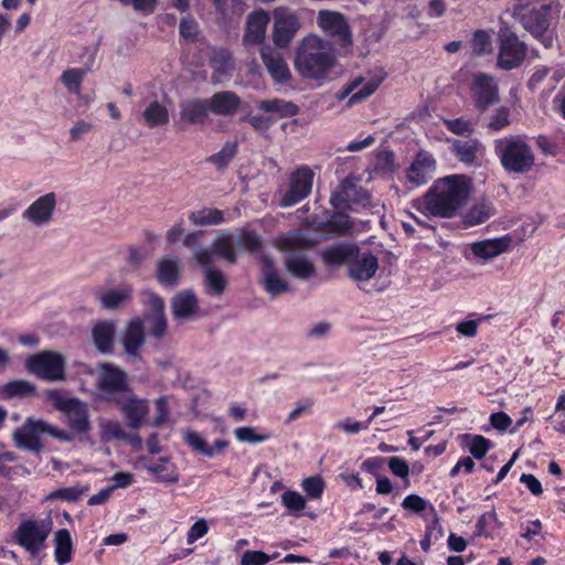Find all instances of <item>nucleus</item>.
<instances>
[{
	"label": "nucleus",
	"instance_id": "nucleus-1",
	"mask_svg": "<svg viewBox=\"0 0 565 565\" xmlns=\"http://www.w3.org/2000/svg\"><path fill=\"white\" fill-rule=\"evenodd\" d=\"M470 179L463 174L447 175L437 180L417 201L428 215L450 218L467 203L470 195Z\"/></svg>",
	"mask_w": 565,
	"mask_h": 565
},
{
	"label": "nucleus",
	"instance_id": "nucleus-2",
	"mask_svg": "<svg viewBox=\"0 0 565 565\" xmlns=\"http://www.w3.org/2000/svg\"><path fill=\"white\" fill-rule=\"evenodd\" d=\"M335 64L331 42L317 35L306 36L297 47L295 68L306 79H323Z\"/></svg>",
	"mask_w": 565,
	"mask_h": 565
},
{
	"label": "nucleus",
	"instance_id": "nucleus-3",
	"mask_svg": "<svg viewBox=\"0 0 565 565\" xmlns=\"http://www.w3.org/2000/svg\"><path fill=\"white\" fill-rule=\"evenodd\" d=\"M285 252L284 264L288 274L298 280H308L316 275V267L307 255L311 244L299 232L290 233L279 241Z\"/></svg>",
	"mask_w": 565,
	"mask_h": 565
},
{
	"label": "nucleus",
	"instance_id": "nucleus-4",
	"mask_svg": "<svg viewBox=\"0 0 565 565\" xmlns=\"http://www.w3.org/2000/svg\"><path fill=\"white\" fill-rule=\"evenodd\" d=\"M42 434H49L53 438L66 443L74 440V436L66 430L58 429L56 426L34 417L26 418L23 425L13 431L12 439L17 448L40 454L43 449L40 440Z\"/></svg>",
	"mask_w": 565,
	"mask_h": 565
},
{
	"label": "nucleus",
	"instance_id": "nucleus-5",
	"mask_svg": "<svg viewBox=\"0 0 565 565\" xmlns=\"http://www.w3.org/2000/svg\"><path fill=\"white\" fill-rule=\"evenodd\" d=\"M559 12L561 4L557 1H551L539 8L525 10L520 15V22L545 49H551L555 40L551 24Z\"/></svg>",
	"mask_w": 565,
	"mask_h": 565
},
{
	"label": "nucleus",
	"instance_id": "nucleus-6",
	"mask_svg": "<svg viewBox=\"0 0 565 565\" xmlns=\"http://www.w3.org/2000/svg\"><path fill=\"white\" fill-rule=\"evenodd\" d=\"M495 153L503 169L512 173H526L534 166L532 148L520 137H505L495 140Z\"/></svg>",
	"mask_w": 565,
	"mask_h": 565
},
{
	"label": "nucleus",
	"instance_id": "nucleus-7",
	"mask_svg": "<svg viewBox=\"0 0 565 565\" xmlns=\"http://www.w3.org/2000/svg\"><path fill=\"white\" fill-rule=\"evenodd\" d=\"M65 366L64 356L50 350L30 355L25 361V367L31 374L50 382L64 380Z\"/></svg>",
	"mask_w": 565,
	"mask_h": 565
},
{
	"label": "nucleus",
	"instance_id": "nucleus-8",
	"mask_svg": "<svg viewBox=\"0 0 565 565\" xmlns=\"http://www.w3.org/2000/svg\"><path fill=\"white\" fill-rule=\"evenodd\" d=\"M498 39V67L505 71L519 67L526 56V44L507 25L500 28Z\"/></svg>",
	"mask_w": 565,
	"mask_h": 565
},
{
	"label": "nucleus",
	"instance_id": "nucleus-9",
	"mask_svg": "<svg viewBox=\"0 0 565 565\" xmlns=\"http://www.w3.org/2000/svg\"><path fill=\"white\" fill-rule=\"evenodd\" d=\"M97 372V387L104 399L119 403L116 398L118 394L130 393L128 375L120 367L113 363H99Z\"/></svg>",
	"mask_w": 565,
	"mask_h": 565
},
{
	"label": "nucleus",
	"instance_id": "nucleus-10",
	"mask_svg": "<svg viewBox=\"0 0 565 565\" xmlns=\"http://www.w3.org/2000/svg\"><path fill=\"white\" fill-rule=\"evenodd\" d=\"M52 531L51 519L23 521L14 532L19 545L28 552L36 554Z\"/></svg>",
	"mask_w": 565,
	"mask_h": 565
},
{
	"label": "nucleus",
	"instance_id": "nucleus-11",
	"mask_svg": "<svg viewBox=\"0 0 565 565\" xmlns=\"http://www.w3.org/2000/svg\"><path fill=\"white\" fill-rule=\"evenodd\" d=\"M273 41L277 47L289 46L299 31L301 23L295 11L286 7H278L273 11Z\"/></svg>",
	"mask_w": 565,
	"mask_h": 565
},
{
	"label": "nucleus",
	"instance_id": "nucleus-12",
	"mask_svg": "<svg viewBox=\"0 0 565 565\" xmlns=\"http://www.w3.org/2000/svg\"><path fill=\"white\" fill-rule=\"evenodd\" d=\"M235 245L234 236L228 232H222L210 248H198L194 252V258L201 266L213 265L215 255L223 258L228 264H235L237 262Z\"/></svg>",
	"mask_w": 565,
	"mask_h": 565
},
{
	"label": "nucleus",
	"instance_id": "nucleus-13",
	"mask_svg": "<svg viewBox=\"0 0 565 565\" xmlns=\"http://www.w3.org/2000/svg\"><path fill=\"white\" fill-rule=\"evenodd\" d=\"M313 171L308 167L297 169L289 178V186L281 199V206L296 205L307 198L312 189Z\"/></svg>",
	"mask_w": 565,
	"mask_h": 565
},
{
	"label": "nucleus",
	"instance_id": "nucleus-14",
	"mask_svg": "<svg viewBox=\"0 0 565 565\" xmlns=\"http://www.w3.org/2000/svg\"><path fill=\"white\" fill-rule=\"evenodd\" d=\"M471 94L476 107L484 111L499 100V88L494 77L486 73H477L473 76Z\"/></svg>",
	"mask_w": 565,
	"mask_h": 565
},
{
	"label": "nucleus",
	"instance_id": "nucleus-15",
	"mask_svg": "<svg viewBox=\"0 0 565 565\" xmlns=\"http://www.w3.org/2000/svg\"><path fill=\"white\" fill-rule=\"evenodd\" d=\"M318 24L324 32L334 36L341 46L352 44V33L342 13L322 10L318 14Z\"/></svg>",
	"mask_w": 565,
	"mask_h": 565
},
{
	"label": "nucleus",
	"instance_id": "nucleus-16",
	"mask_svg": "<svg viewBox=\"0 0 565 565\" xmlns=\"http://www.w3.org/2000/svg\"><path fill=\"white\" fill-rule=\"evenodd\" d=\"M145 296L147 298L145 319L149 323L151 334L157 339H161L167 333V317L164 313L163 299L152 291L146 292Z\"/></svg>",
	"mask_w": 565,
	"mask_h": 565
},
{
	"label": "nucleus",
	"instance_id": "nucleus-17",
	"mask_svg": "<svg viewBox=\"0 0 565 565\" xmlns=\"http://www.w3.org/2000/svg\"><path fill=\"white\" fill-rule=\"evenodd\" d=\"M260 284L266 292L276 298L290 291L289 282L279 275L271 258L266 255L260 256Z\"/></svg>",
	"mask_w": 565,
	"mask_h": 565
},
{
	"label": "nucleus",
	"instance_id": "nucleus-18",
	"mask_svg": "<svg viewBox=\"0 0 565 565\" xmlns=\"http://www.w3.org/2000/svg\"><path fill=\"white\" fill-rule=\"evenodd\" d=\"M56 204V194L49 192L32 202L23 211L22 216L34 225H45L52 220Z\"/></svg>",
	"mask_w": 565,
	"mask_h": 565
},
{
	"label": "nucleus",
	"instance_id": "nucleus-19",
	"mask_svg": "<svg viewBox=\"0 0 565 565\" xmlns=\"http://www.w3.org/2000/svg\"><path fill=\"white\" fill-rule=\"evenodd\" d=\"M435 170L434 157L426 151H420L407 169L406 178L413 185L420 186L434 178Z\"/></svg>",
	"mask_w": 565,
	"mask_h": 565
},
{
	"label": "nucleus",
	"instance_id": "nucleus-20",
	"mask_svg": "<svg viewBox=\"0 0 565 565\" xmlns=\"http://www.w3.org/2000/svg\"><path fill=\"white\" fill-rule=\"evenodd\" d=\"M134 287L122 284L116 288L100 289L96 292V300L105 310H118L126 307L132 300Z\"/></svg>",
	"mask_w": 565,
	"mask_h": 565
},
{
	"label": "nucleus",
	"instance_id": "nucleus-21",
	"mask_svg": "<svg viewBox=\"0 0 565 565\" xmlns=\"http://www.w3.org/2000/svg\"><path fill=\"white\" fill-rule=\"evenodd\" d=\"M206 99L210 113L220 117L234 116L242 105V98L232 90L216 92Z\"/></svg>",
	"mask_w": 565,
	"mask_h": 565
},
{
	"label": "nucleus",
	"instance_id": "nucleus-22",
	"mask_svg": "<svg viewBox=\"0 0 565 565\" xmlns=\"http://www.w3.org/2000/svg\"><path fill=\"white\" fill-rule=\"evenodd\" d=\"M269 14L264 10L253 11L248 14L243 42L246 46L260 45L266 35Z\"/></svg>",
	"mask_w": 565,
	"mask_h": 565
},
{
	"label": "nucleus",
	"instance_id": "nucleus-23",
	"mask_svg": "<svg viewBox=\"0 0 565 565\" xmlns=\"http://www.w3.org/2000/svg\"><path fill=\"white\" fill-rule=\"evenodd\" d=\"M210 115L206 98H191L180 104L179 121L190 125L204 124Z\"/></svg>",
	"mask_w": 565,
	"mask_h": 565
},
{
	"label": "nucleus",
	"instance_id": "nucleus-24",
	"mask_svg": "<svg viewBox=\"0 0 565 565\" xmlns=\"http://www.w3.org/2000/svg\"><path fill=\"white\" fill-rule=\"evenodd\" d=\"M121 343L130 358H140L139 351L145 344V328L140 318H135L127 323Z\"/></svg>",
	"mask_w": 565,
	"mask_h": 565
},
{
	"label": "nucleus",
	"instance_id": "nucleus-25",
	"mask_svg": "<svg viewBox=\"0 0 565 565\" xmlns=\"http://www.w3.org/2000/svg\"><path fill=\"white\" fill-rule=\"evenodd\" d=\"M260 56L267 72L278 83L287 82L291 74L282 55L271 46H263Z\"/></svg>",
	"mask_w": 565,
	"mask_h": 565
},
{
	"label": "nucleus",
	"instance_id": "nucleus-26",
	"mask_svg": "<svg viewBox=\"0 0 565 565\" xmlns=\"http://www.w3.org/2000/svg\"><path fill=\"white\" fill-rule=\"evenodd\" d=\"M512 238L510 235H504L493 239H483L471 244L472 254L481 259L488 260L510 249Z\"/></svg>",
	"mask_w": 565,
	"mask_h": 565
},
{
	"label": "nucleus",
	"instance_id": "nucleus-27",
	"mask_svg": "<svg viewBox=\"0 0 565 565\" xmlns=\"http://www.w3.org/2000/svg\"><path fill=\"white\" fill-rule=\"evenodd\" d=\"M116 323L111 320L97 321L92 329V341L96 350L108 354L114 351Z\"/></svg>",
	"mask_w": 565,
	"mask_h": 565
},
{
	"label": "nucleus",
	"instance_id": "nucleus-28",
	"mask_svg": "<svg viewBox=\"0 0 565 565\" xmlns=\"http://www.w3.org/2000/svg\"><path fill=\"white\" fill-rule=\"evenodd\" d=\"M379 262L376 256L371 253L360 255L348 267V276L355 281H367L376 273Z\"/></svg>",
	"mask_w": 565,
	"mask_h": 565
},
{
	"label": "nucleus",
	"instance_id": "nucleus-29",
	"mask_svg": "<svg viewBox=\"0 0 565 565\" xmlns=\"http://www.w3.org/2000/svg\"><path fill=\"white\" fill-rule=\"evenodd\" d=\"M67 424L72 430L77 434L88 433L92 428L89 420V411L87 404L78 398H74V402L64 412Z\"/></svg>",
	"mask_w": 565,
	"mask_h": 565
},
{
	"label": "nucleus",
	"instance_id": "nucleus-30",
	"mask_svg": "<svg viewBox=\"0 0 565 565\" xmlns=\"http://www.w3.org/2000/svg\"><path fill=\"white\" fill-rule=\"evenodd\" d=\"M184 441L194 451L209 458L222 454L230 445L225 439H216L213 445L209 446L207 441L194 430H186L184 433Z\"/></svg>",
	"mask_w": 565,
	"mask_h": 565
},
{
	"label": "nucleus",
	"instance_id": "nucleus-31",
	"mask_svg": "<svg viewBox=\"0 0 565 565\" xmlns=\"http://www.w3.org/2000/svg\"><path fill=\"white\" fill-rule=\"evenodd\" d=\"M181 269L180 259L177 256L168 255L158 262L156 277L161 285L173 287L180 281Z\"/></svg>",
	"mask_w": 565,
	"mask_h": 565
},
{
	"label": "nucleus",
	"instance_id": "nucleus-32",
	"mask_svg": "<svg viewBox=\"0 0 565 565\" xmlns=\"http://www.w3.org/2000/svg\"><path fill=\"white\" fill-rule=\"evenodd\" d=\"M198 309V299L192 290H182L171 299V311L174 319L189 320Z\"/></svg>",
	"mask_w": 565,
	"mask_h": 565
},
{
	"label": "nucleus",
	"instance_id": "nucleus-33",
	"mask_svg": "<svg viewBox=\"0 0 565 565\" xmlns=\"http://www.w3.org/2000/svg\"><path fill=\"white\" fill-rule=\"evenodd\" d=\"M121 411L132 429H139L149 413V405L146 399L132 397L131 394L121 404Z\"/></svg>",
	"mask_w": 565,
	"mask_h": 565
},
{
	"label": "nucleus",
	"instance_id": "nucleus-34",
	"mask_svg": "<svg viewBox=\"0 0 565 565\" xmlns=\"http://www.w3.org/2000/svg\"><path fill=\"white\" fill-rule=\"evenodd\" d=\"M359 247L350 244H341L327 247L322 250V260L328 266L349 265L356 258Z\"/></svg>",
	"mask_w": 565,
	"mask_h": 565
},
{
	"label": "nucleus",
	"instance_id": "nucleus-35",
	"mask_svg": "<svg viewBox=\"0 0 565 565\" xmlns=\"http://www.w3.org/2000/svg\"><path fill=\"white\" fill-rule=\"evenodd\" d=\"M482 145L477 138L454 139L451 150L458 160L465 164L471 166L476 162L477 156L482 151Z\"/></svg>",
	"mask_w": 565,
	"mask_h": 565
},
{
	"label": "nucleus",
	"instance_id": "nucleus-36",
	"mask_svg": "<svg viewBox=\"0 0 565 565\" xmlns=\"http://www.w3.org/2000/svg\"><path fill=\"white\" fill-rule=\"evenodd\" d=\"M203 267L205 292L213 297H221L225 292L228 284L225 274L214 268L212 265Z\"/></svg>",
	"mask_w": 565,
	"mask_h": 565
},
{
	"label": "nucleus",
	"instance_id": "nucleus-37",
	"mask_svg": "<svg viewBox=\"0 0 565 565\" xmlns=\"http://www.w3.org/2000/svg\"><path fill=\"white\" fill-rule=\"evenodd\" d=\"M73 543L70 531L58 530L54 535V557L60 565H64L72 559Z\"/></svg>",
	"mask_w": 565,
	"mask_h": 565
},
{
	"label": "nucleus",
	"instance_id": "nucleus-38",
	"mask_svg": "<svg viewBox=\"0 0 565 565\" xmlns=\"http://www.w3.org/2000/svg\"><path fill=\"white\" fill-rule=\"evenodd\" d=\"M258 108L265 113L278 114L279 117H292L299 113V107L295 103L280 98L260 100Z\"/></svg>",
	"mask_w": 565,
	"mask_h": 565
},
{
	"label": "nucleus",
	"instance_id": "nucleus-39",
	"mask_svg": "<svg viewBox=\"0 0 565 565\" xmlns=\"http://www.w3.org/2000/svg\"><path fill=\"white\" fill-rule=\"evenodd\" d=\"M147 470L157 477V480L163 483L173 484L179 481V475L175 467L170 463L167 457H162L158 462L149 465Z\"/></svg>",
	"mask_w": 565,
	"mask_h": 565
},
{
	"label": "nucleus",
	"instance_id": "nucleus-40",
	"mask_svg": "<svg viewBox=\"0 0 565 565\" xmlns=\"http://www.w3.org/2000/svg\"><path fill=\"white\" fill-rule=\"evenodd\" d=\"M234 238L238 250L250 254L262 253L263 243L255 232L241 228L236 231Z\"/></svg>",
	"mask_w": 565,
	"mask_h": 565
},
{
	"label": "nucleus",
	"instance_id": "nucleus-41",
	"mask_svg": "<svg viewBox=\"0 0 565 565\" xmlns=\"http://www.w3.org/2000/svg\"><path fill=\"white\" fill-rule=\"evenodd\" d=\"M146 125L149 128L163 126L169 122V111L166 106L154 100L142 113Z\"/></svg>",
	"mask_w": 565,
	"mask_h": 565
},
{
	"label": "nucleus",
	"instance_id": "nucleus-42",
	"mask_svg": "<svg viewBox=\"0 0 565 565\" xmlns=\"http://www.w3.org/2000/svg\"><path fill=\"white\" fill-rule=\"evenodd\" d=\"M35 391L36 386L32 382L14 380L3 385L2 395L4 398L24 397L34 395Z\"/></svg>",
	"mask_w": 565,
	"mask_h": 565
},
{
	"label": "nucleus",
	"instance_id": "nucleus-43",
	"mask_svg": "<svg viewBox=\"0 0 565 565\" xmlns=\"http://www.w3.org/2000/svg\"><path fill=\"white\" fill-rule=\"evenodd\" d=\"M386 77L384 70H379L356 93L352 94L349 99V105H353L371 96L381 85Z\"/></svg>",
	"mask_w": 565,
	"mask_h": 565
},
{
	"label": "nucleus",
	"instance_id": "nucleus-44",
	"mask_svg": "<svg viewBox=\"0 0 565 565\" xmlns=\"http://www.w3.org/2000/svg\"><path fill=\"white\" fill-rule=\"evenodd\" d=\"M493 214L491 204L480 202L471 206L465 215V223L468 226H476L488 221Z\"/></svg>",
	"mask_w": 565,
	"mask_h": 565
},
{
	"label": "nucleus",
	"instance_id": "nucleus-45",
	"mask_svg": "<svg viewBox=\"0 0 565 565\" xmlns=\"http://www.w3.org/2000/svg\"><path fill=\"white\" fill-rule=\"evenodd\" d=\"M189 220L196 226L218 225L223 222V212L217 209H203L192 212Z\"/></svg>",
	"mask_w": 565,
	"mask_h": 565
},
{
	"label": "nucleus",
	"instance_id": "nucleus-46",
	"mask_svg": "<svg viewBox=\"0 0 565 565\" xmlns=\"http://www.w3.org/2000/svg\"><path fill=\"white\" fill-rule=\"evenodd\" d=\"M89 71L90 66L66 70L63 72L61 81L71 93L78 94L82 82Z\"/></svg>",
	"mask_w": 565,
	"mask_h": 565
},
{
	"label": "nucleus",
	"instance_id": "nucleus-47",
	"mask_svg": "<svg viewBox=\"0 0 565 565\" xmlns=\"http://www.w3.org/2000/svg\"><path fill=\"white\" fill-rule=\"evenodd\" d=\"M237 153V143L227 141L223 145L221 150L209 158L206 161L214 164L217 169L226 168Z\"/></svg>",
	"mask_w": 565,
	"mask_h": 565
},
{
	"label": "nucleus",
	"instance_id": "nucleus-48",
	"mask_svg": "<svg viewBox=\"0 0 565 565\" xmlns=\"http://www.w3.org/2000/svg\"><path fill=\"white\" fill-rule=\"evenodd\" d=\"M280 498L281 503L294 516L298 518L300 512L306 508V500L299 492L287 490L281 494Z\"/></svg>",
	"mask_w": 565,
	"mask_h": 565
},
{
	"label": "nucleus",
	"instance_id": "nucleus-49",
	"mask_svg": "<svg viewBox=\"0 0 565 565\" xmlns=\"http://www.w3.org/2000/svg\"><path fill=\"white\" fill-rule=\"evenodd\" d=\"M100 439L103 441H111L122 439L125 430L119 422L102 419L99 422Z\"/></svg>",
	"mask_w": 565,
	"mask_h": 565
},
{
	"label": "nucleus",
	"instance_id": "nucleus-50",
	"mask_svg": "<svg viewBox=\"0 0 565 565\" xmlns=\"http://www.w3.org/2000/svg\"><path fill=\"white\" fill-rule=\"evenodd\" d=\"M87 490H88V488H83V487H79V486L70 487V488H62V489H57L55 491H52L46 497V500H62V501H66V502H75Z\"/></svg>",
	"mask_w": 565,
	"mask_h": 565
},
{
	"label": "nucleus",
	"instance_id": "nucleus-51",
	"mask_svg": "<svg viewBox=\"0 0 565 565\" xmlns=\"http://www.w3.org/2000/svg\"><path fill=\"white\" fill-rule=\"evenodd\" d=\"M503 523L498 519L494 510L483 513L477 522L476 535L489 536L488 530L502 527Z\"/></svg>",
	"mask_w": 565,
	"mask_h": 565
},
{
	"label": "nucleus",
	"instance_id": "nucleus-52",
	"mask_svg": "<svg viewBox=\"0 0 565 565\" xmlns=\"http://www.w3.org/2000/svg\"><path fill=\"white\" fill-rule=\"evenodd\" d=\"M443 122L450 132L458 136L470 135L475 130V122L465 117L444 119Z\"/></svg>",
	"mask_w": 565,
	"mask_h": 565
},
{
	"label": "nucleus",
	"instance_id": "nucleus-53",
	"mask_svg": "<svg viewBox=\"0 0 565 565\" xmlns=\"http://www.w3.org/2000/svg\"><path fill=\"white\" fill-rule=\"evenodd\" d=\"M235 438L241 443L259 444L270 438L268 434H258L254 427H238L234 429Z\"/></svg>",
	"mask_w": 565,
	"mask_h": 565
},
{
	"label": "nucleus",
	"instance_id": "nucleus-54",
	"mask_svg": "<svg viewBox=\"0 0 565 565\" xmlns=\"http://www.w3.org/2000/svg\"><path fill=\"white\" fill-rule=\"evenodd\" d=\"M327 226L329 230H331L334 233L343 234V233L349 232L352 228L353 222L349 215L339 212V213L333 214L328 220Z\"/></svg>",
	"mask_w": 565,
	"mask_h": 565
},
{
	"label": "nucleus",
	"instance_id": "nucleus-55",
	"mask_svg": "<svg viewBox=\"0 0 565 565\" xmlns=\"http://www.w3.org/2000/svg\"><path fill=\"white\" fill-rule=\"evenodd\" d=\"M471 46L473 53L477 55H482L491 52L492 45L490 35L483 30L475 32L471 41Z\"/></svg>",
	"mask_w": 565,
	"mask_h": 565
},
{
	"label": "nucleus",
	"instance_id": "nucleus-56",
	"mask_svg": "<svg viewBox=\"0 0 565 565\" xmlns=\"http://www.w3.org/2000/svg\"><path fill=\"white\" fill-rule=\"evenodd\" d=\"M468 438L470 439L468 448L471 455L477 459L484 457L490 448V440L481 435L469 436Z\"/></svg>",
	"mask_w": 565,
	"mask_h": 565
},
{
	"label": "nucleus",
	"instance_id": "nucleus-57",
	"mask_svg": "<svg viewBox=\"0 0 565 565\" xmlns=\"http://www.w3.org/2000/svg\"><path fill=\"white\" fill-rule=\"evenodd\" d=\"M303 491L311 499H319L324 489V482L319 476L306 478L302 483Z\"/></svg>",
	"mask_w": 565,
	"mask_h": 565
},
{
	"label": "nucleus",
	"instance_id": "nucleus-58",
	"mask_svg": "<svg viewBox=\"0 0 565 565\" xmlns=\"http://www.w3.org/2000/svg\"><path fill=\"white\" fill-rule=\"evenodd\" d=\"M270 559V555L262 551H246L242 555L241 565H265Z\"/></svg>",
	"mask_w": 565,
	"mask_h": 565
},
{
	"label": "nucleus",
	"instance_id": "nucleus-59",
	"mask_svg": "<svg viewBox=\"0 0 565 565\" xmlns=\"http://www.w3.org/2000/svg\"><path fill=\"white\" fill-rule=\"evenodd\" d=\"M198 29L199 25L196 21L191 17L183 18L179 25L181 36L191 42L196 39Z\"/></svg>",
	"mask_w": 565,
	"mask_h": 565
},
{
	"label": "nucleus",
	"instance_id": "nucleus-60",
	"mask_svg": "<svg viewBox=\"0 0 565 565\" xmlns=\"http://www.w3.org/2000/svg\"><path fill=\"white\" fill-rule=\"evenodd\" d=\"M170 409L164 396L159 397L156 401V416L153 419V426L160 427L162 426L169 418Z\"/></svg>",
	"mask_w": 565,
	"mask_h": 565
},
{
	"label": "nucleus",
	"instance_id": "nucleus-61",
	"mask_svg": "<svg viewBox=\"0 0 565 565\" xmlns=\"http://www.w3.org/2000/svg\"><path fill=\"white\" fill-rule=\"evenodd\" d=\"M402 507L405 510L420 513L426 510L427 501L417 494H408L402 501Z\"/></svg>",
	"mask_w": 565,
	"mask_h": 565
},
{
	"label": "nucleus",
	"instance_id": "nucleus-62",
	"mask_svg": "<svg viewBox=\"0 0 565 565\" xmlns=\"http://www.w3.org/2000/svg\"><path fill=\"white\" fill-rule=\"evenodd\" d=\"M209 532V525L205 519L198 520L189 530L186 542L188 544L194 543L196 540L203 537Z\"/></svg>",
	"mask_w": 565,
	"mask_h": 565
},
{
	"label": "nucleus",
	"instance_id": "nucleus-63",
	"mask_svg": "<svg viewBox=\"0 0 565 565\" xmlns=\"http://www.w3.org/2000/svg\"><path fill=\"white\" fill-rule=\"evenodd\" d=\"M213 62L223 72H228L234 67L232 54L227 50H218L214 52Z\"/></svg>",
	"mask_w": 565,
	"mask_h": 565
},
{
	"label": "nucleus",
	"instance_id": "nucleus-64",
	"mask_svg": "<svg viewBox=\"0 0 565 565\" xmlns=\"http://www.w3.org/2000/svg\"><path fill=\"white\" fill-rule=\"evenodd\" d=\"M510 113L507 108H499L492 115L489 121V128L493 130H500L510 124Z\"/></svg>",
	"mask_w": 565,
	"mask_h": 565
}]
</instances>
